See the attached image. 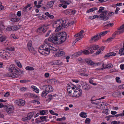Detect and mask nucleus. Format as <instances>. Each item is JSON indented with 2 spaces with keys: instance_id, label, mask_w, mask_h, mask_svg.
Listing matches in <instances>:
<instances>
[{
  "instance_id": "aec40b11",
  "label": "nucleus",
  "mask_w": 124,
  "mask_h": 124,
  "mask_svg": "<svg viewBox=\"0 0 124 124\" xmlns=\"http://www.w3.org/2000/svg\"><path fill=\"white\" fill-rule=\"evenodd\" d=\"M53 50L54 51H57L59 50V47L57 46H55V45L51 44L50 48V50Z\"/></svg>"
},
{
  "instance_id": "4be33fe9",
  "label": "nucleus",
  "mask_w": 124,
  "mask_h": 124,
  "mask_svg": "<svg viewBox=\"0 0 124 124\" xmlns=\"http://www.w3.org/2000/svg\"><path fill=\"white\" fill-rule=\"evenodd\" d=\"M105 96L103 97H101L98 99L94 100L93 99V97L92 98L91 100V101L92 104H95L97 105V102H94V101H95L97 100L104 99L105 98Z\"/></svg>"
},
{
  "instance_id": "37998d69",
  "label": "nucleus",
  "mask_w": 124,
  "mask_h": 124,
  "mask_svg": "<svg viewBox=\"0 0 124 124\" xmlns=\"http://www.w3.org/2000/svg\"><path fill=\"white\" fill-rule=\"evenodd\" d=\"M82 52V53L85 54H89L90 53V52H89L88 50H84Z\"/></svg>"
},
{
  "instance_id": "412c9836",
  "label": "nucleus",
  "mask_w": 124,
  "mask_h": 124,
  "mask_svg": "<svg viewBox=\"0 0 124 124\" xmlns=\"http://www.w3.org/2000/svg\"><path fill=\"white\" fill-rule=\"evenodd\" d=\"M85 61L86 63L91 66H93L95 64V63L90 59L87 58L85 59Z\"/></svg>"
},
{
  "instance_id": "de8ad7c7",
  "label": "nucleus",
  "mask_w": 124,
  "mask_h": 124,
  "mask_svg": "<svg viewBox=\"0 0 124 124\" xmlns=\"http://www.w3.org/2000/svg\"><path fill=\"white\" fill-rule=\"evenodd\" d=\"M91 121V119L89 118H87L86 119L85 121V123L87 124H90Z\"/></svg>"
},
{
  "instance_id": "ddd939ff",
  "label": "nucleus",
  "mask_w": 124,
  "mask_h": 124,
  "mask_svg": "<svg viewBox=\"0 0 124 124\" xmlns=\"http://www.w3.org/2000/svg\"><path fill=\"white\" fill-rule=\"evenodd\" d=\"M23 70H21L20 69L17 67H16L14 70V72H13V75H14L15 74L17 75L18 76L14 78H17L18 76L19 75H20L22 74L23 72Z\"/></svg>"
},
{
  "instance_id": "b1692460",
  "label": "nucleus",
  "mask_w": 124,
  "mask_h": 124,
  "mask_svg": "<svg viewBox=\"0 0 124 124\" xmlns=\"http://www.w3.org/2000/svg\"><path fill=\"white\" fill-rule=\"evenodd\" d=\"M65 54V53L63 51H60L56 53L55 55H56V56L60 57L62 56Z\"/></svg>"
},
{
  "instance_id": "5fc2aeb1",
  "label": "nucleus",
  "mask_w": 124,
  "mask_h": 124,
  "mask_svg": "<svg viewBox=\"0 0 124 124\" xmlns=\"http://www.w3.org/2000/svg\"><path fill=\"white\" fill-rule=\"evenodd\" d=\"M84 30H82L79 33V35L80 36H81L82 37V36H83V35H85L84 34H82L84 33Z\"/></svg>"
},
{
  "instance_id": "c85d7f7f",
  "label": "nucleus",
  "mask_w": 124,
  "mask_h": 124,
  "mask_svg": "<svg viewBox=\"0 0 124 124\" xmlns=\"http://www.w3.org/2000/svg\"><path fill=\"white\" fill-rule=\"evenodd\" d=\"M86 114V113L82 112L80 113L79 115L81 117L84 118H85L87 116Z\"/></svg>"
},
{
  "instance_id": "4c0bfd02",
  "label": "nucleus",
  "mask_w": 124,
  "mask_h": 124,
  "mask_svg": "<svg viewBox=\"0 0 124 124\" xmlns=\"http://www.w3.org/2000/svg\"><path fill=\"white\" fill-rule=\"evenodd\" d=\"M6 36H2L1 37H0V41L1 42H3L6 40Z\"/></svg>"
},
{
  "instance_id": "79ce46f5",
  "label": "nucleus",
  "mask_w": 124,
  "mask_h": 124,
  "mask_svg": "<svg viewBox=\"0 0 124 124\" xmlns=\"http://www.w3.org/2000/svg\"><path fill=\"white\" fill-rule=\"evenodd\" d=\"M48 93L47 92L46 90H45V91L42 92L41 95L42 97H45Z\"/></svg>"
},
{
  "instance_id": "f704fd0d",
  "label": "nucleus",
  "mask_w": 124,
  "mask_h": 124,
  "mask_svg": "<svg viewBox=\"0 0 124 124\" xmlns=\"http://www.w3.org/2000/svg\"><path fill=\"white\" fill-rule=\"evenodd\" d=\"M12 31H16L18 29L20 28L17 25H14L12 26Z\"/></svg>"
},
{
  "instance_id": "f03ea898",
  "label": "nucleus",
  "mask_w": 124,
  "mask_h": 124,
  "mask_svg": "<svg viewBox=\"0 0 124 124\" xmlns=\"http://www.w3.org/2000/svg\"><path fill=\"white\" fill-rule=\"evenodd\" d=\"M64 24L65 23L63 20L58 19L54 22L53 26L54 28H56L55 31L57 32L61 30L62 28L64 26L65 28L67 27V25H64Z\"/></svg>"
},
{
  "instance_id": "c9c22d12",
  "label": "nucleus",
  "mask_w": 124,
  "mask_h": 124,
  "mask_svg": "<svg viewBox=\"0 0 124 124\" xmlns=\"http://www.w3.org/2000/svg\"><path fill=\"white\" fill-rule=\"evenodd\" d=\"M45 15L47 16L48 17H49L51 19H53L54 18L53 16L49 14L48 12H46L45 13Z\"/></svg>"
},
{
  "instance_id": "f3484780",
  "label": "nucleus",
  "mask_w": 124,
  "mask_h": 124,
  "mask_svg": "<svg viewBox=\"0 0 124 124\" xmlns=\"http://www.w3.org/2000/svg\"><path fill=\"white\" fill-rule=\"evenodd\" d=\"M16 103L20 106H23L25 104V101L21 99L17 100L16 101Z\"/></svg>"
},
{
  "instance_id": "39448f33",
  "label": "nucleus",
  "mask_w": 124,
  "mask_h": 124,
  "mask_svg": "<svg viewBox=\"0 0 124 124\" xmlns=\"http://www.w3.org/2000/svg\"><path fill=\"white\" fill-rule=\"evenodd\" d=\"M82 93V90L76 87V89L74 90L73 92H72L70 94H69V95L70 96L77 98L80 96Z\"/></svg>"
},
{
  "instance_id": "6e6552de",
  "label": "nucleus",
  "mask_w": 124,
  "mask_h": 124,
  "mask_svg": "<svg viewBox=\"0 0 124 124\" xmlns=\"http://www.w3.org/2000/svg\"><path fill=\"white\" fill-rule=\"evenodd\" d=\"M0 56L5 59H8L11 56V55L9 53L3 50H0Z\"/></svg>"
},
{
  "instance_id": "8fccbe9b",
  "label": "nucleus",
  "mask_w": 124,
  "mask_h": 124,
  "mask_svg": "<svg viewBox=\"0 0 124 124\" xmlns=\"http://www.w3.org/2000/svg\"><path fill=\"white\" fill-rule=\"evenodd\" d=\"M70 10H66L64 11V12L65 14L67 15L70 14Z\"/></svg>"
},
{
  "instance_id": "338daca9",
  "label": "nucleus",
  "mask_w": 124,
  "mask_h": 124,
  "mask_svg": "<svg viewBox=\"0 0 124 124\" xmlns=\"http://www.w3.org/2000/svg\"><path fill=\"white\" fill-rule=\"evenodd\" d=\"M17 15L19 17L21 15V12L20 11H18L17 13Z\"/></svg>"
},
{
  "instance_id": "7c9ffc66",
  "label": "nucleus",
  "mask_w": 124,
  "mask_h": 124,
  "mask_svg": "<svg viewBox=\"0 0 124 124\" xmlns=\"http://www.w3.org/2000/svg\"><path fill=\"white\" fill-rule=\"evenodd\" d=\"M31 87L33 89V90L37 93H38L39 92V90L37 87L34 85H32Z\"/></svg>"
},
{
  "instance_id": "69168bd1",
  "label": "nucleus",
  "mask_w": 124,
  "mask_h": 124,
  "mask_svg": "<svg viewBox=\"0 0 124 124\" xmlns=\"http://www.w3.org/2000/svg\"><path fill=\"white\" fill-rule=\"evenodd\" d=\"M120 67L121 70H124V64H121L120 66Z\"/></svg>"
},
{
  "instance_id": "a211bd4d",
  "label": "nucleus",
  "mask_w": 124,
  "mask_h": 124,
  "mask_svg": "<svg viewBox=\"0 0 124 124\" xmlns=\"http://www.w3.org/2000/svg\"><path fill=\"white\" fill-rule=\"evenodd\" d=\"M47 93L52 92L53 90V87L50 85H48L44 86Z\"/></svg>"
},
{
  "instance_id": "4468645a",
  "label": "nucleus",
  "mask_w": 124,
  "mask_h": 124,
  "mask_svg": "<svg viewBox=\"0 0 124 124\" xmlns=\"http://www.w3.org/2000/svg\"><path fill=\"white\" fill-rule=\"evenodd\" d=\"M82 88L83 89L86 90H89L91 88L90 86L85 82H82L81 83Z\"/></svg>"
},
{
  "instance_id": "0eeeda50",
  "label": "nucleus",
  "mask_w": 124,
  "mask_h": 124,
  "mask_svg": "<svg viewBox=\"0 0 124 124\" xmlns=\"http://www.w3.org/2000/svg\"><path fill=\"white\" fill-rule=\"evenodd\" d=\"M76 86L73 85L71 83H69L67 85V88L69 94H70L72 92H73Z\"/></svg>"
},
{
  "instance_id": "4d7b16f0",
  "label": "nucleus",
  "mask_w": 124,
  "mask_h": 124,
  "mask_svg": "<svg viewBox=\"0 0 124 124\" xmlns=\"http://www.w3.org/2000/svg\"><path fill=\"white\" fill-rule=\"evenodd\" d=\"M116 32L115 31L112 35V37H111L113 40L116 37Z\"/></svg>"
},
{
  "instance_id": "f257e3e1",
  "label": "nucleus",
  "mask_w": 124,
  "mask_h": 124,
  "mask_svg": "<svg viewBox=\"0 0 124 124\" xmlns=\"http://www.w3.org/2000/svg\"><path fill=\"white\" fill-rule=\"evenodd\" d=\"M67 36L66 33L65 32L56 33L50 36L48 38V40L55 44H62L66 40Z\"/></svg>"
},
{
  "instance_id": "423d86ee",
  "label": "nucleus",
  "mask_w": 124,
  "mask_h": 124,
  "mask_svg": "<svg viewBox=\"0 0 124 124\" xmlns=\"http://www.w3.org/2000/svg\"><path fill=\"white\" fill-rule=\"evenodd\" d=\"M16 68L14 65H10L9 69V72L8 73V76L9 77L12 78H15L16 77L18 76L17 75L15 74L14 75H13V72Z\"/></svg>"
},
{
  "instance_id": "680f3d73",
  "label": "nucleus",
  "mask_w": 124,
  "mask_h": 124,
  "mask_svg": "<svg viewBox=\"0 0 124 124\" xmlns=\"http://www.w3.org/2000/svg\"><path fill=\"white\" fill-rule=\"evenodd\" d=\"M76 23V22L75 21H71V22H70V23H69V24H68V26L67 25V27H68V26H70V25L73 24H74L75 23Z\"/></svg>"
},
{
  "instance_id": "5701e85b",
  "label": "nucleus",
  "mask_w": 124,
  "mask_h": 124,
  "mask_svg": "<svg viewBox=\"0 0 124 124\" xmlns=\"http://www.w3.org/2000/svg\"><path fill=\"white\" fill-rule=\"evenodd\" d=\"M109 31H107L102 32H101L100 33H98V36L100 37V39L101 38V37H103L106 35L108 32H109Z\"/></svg>"
},
{
  "instance_id": "6e6d98bb",
  "label": "nucleus",
  "mask_w": 124,
  "mask_h": 124,
  "mask_svg": "<svg viewBox=\"0 0 124 124\" xmlns=\"http://www.w3.org/2000/svg\"><path fill=\"white\" fill-rule=\"evenodd\" d=\"M0 32H1L2 29V27H3L4 25L3 23L2 22H0Z\"/></svg>"
},
{
  "instance_id": "864d4df0",
  "label": "nucleus",
  "mask_w": 124,
  "mask_h": 124,
  "mask_svg": "<svg viewBox=\"0 0 124 124\" xmlns=\"http://www.w3.org/2000/svg\"><path fill=\"white\" fill-rule=\"evenodd\" d=\"M113 39H112L111 37H110L107 40H106L105 42H106L109 43L111 42L113 40Z\"/></svg>"
},
{
  "instance_id": "09e8293b",
  "label": "nucleus",
  "mask_w": 124,
  "mask_h": 124,
  "mask_svg": "<svg viewBox=\"0 0 124 124\" xmlns=\"http://www.w3.org/2000/svg\"><path fill=\"white\" fill-rule=\"evenodd\" d=\"M104 9V8L101 7H100L99 10L97 12H99V13H102V11Z\"/></svg>"
},
{
  "instance_id": "603ef678",
  "label": "nucleus",
  "mask_w": 124,
  "mask_h": 124,
  "mask_svg": "<svg viewBox=\"0 0 124 124\" xmlns=\"http://www.w3.org/2000/svg\"><path fill=\"white\" fill-rule=\"evenodd\" d=\"M65 117H63L61 118H58L56 120L57 121H60L62 120H65Z\"/></svg>"
},
{
  "instance_id": "20e7f679",
  "label": "nucleus",
  "mask_w": 124,
  "mask_h": 124,
  "mask_svg": "<svg viewBox=\"0 0 124 124\" xmlns=\"http://www.w3.org/2000/svg\"><path fill=\"white\" fill-rule=\"evenodd\" d=\"M108 11L106 10L104 11L99 15H94L93 16V18L94 19L96 18H100L101 20L103 21L107 20L109 19V18L106 15L108 13Z\"/></svg>"
},
{
  "instance_id": "0e129e2a",
  "label": "nucleus",
  "mask_w": 124,
  "mask_h": 124,
  "mask_svg": "<svg viewBox=\"0 0 124 124\" xmlns=\"http://www.w3.org/2000/svg\"><path fill=\"white\" fill-rule=\"evenodd\" d=\"M28 80H27L24 79L23 80H21L20 81V82L22 83H25L27 82Z\"/></svg>"
},
{
  "instance_id": "7ed1b4c3",
  "label": "nucleus",
  "mask_w": 124,
  "mask_h": 124,
  "mask_svg": "<svg viewBox=\"0 0 124 124\" xmlns=\"http://www.w3.org/2000/svg\"><path fill=\"white\" fill-rule=\"evenodd\" d=\"M51 44H44L40 47L38 50L39 52L43 55H46L50 53V48Z\"/></svg>"
},
{
  "instance_id": "473e14b6",
  "label": "nucleus",
  "mask_w": 124,
  "mask_h": 124,
  "mask_svg": "<svg viewBox=\"0 0 124 124\" xmlns=\"http://www.w3.org/2000/svg\"><path fill=\"white\" fill-rule=\"evenodd\" d=\"M117 29L118 31H117V35L120 34L124 32V30L123 29H120V27L117 28Z\"/></svg>"
},
{
  "instance_id": "c03bdc74",
  "label": "nucleus",
  "mask_w": 124,
  "mask_h": 124,
  "mask_svg": "<svg viewBox=\"0 0 124 124\" xmlns=\"http://www.w3.org/2000/svg\"><path fill=\"white\" fill-rule=\"evenodd\" d=\"M20 20L19 18H12L11 19V20L13 22H17L18 21Z\"/></svg>"
},
{
  "instance_id": "a878e982",
  "label": "nucleus",
  "mask_w": 124,
  "mask_h": 124,
  "mask_svg": "<svg viewBox=\"0 0 124 124\" xmlns=\"http://www.w3.org/2000/svg\"><path fill=\"white\" fill-rule=\"evenodd\" d=\"M59 1L61 2L64 4H66L68 5L70 4V1L69 0H59Z\"/></svg>"
},
{
  "instance_id": "9d476101",
  "label": "nucleus",
  "mask_w": 124,
  "mask_h": 124,
  "mask_svg": "<svg viewBox=\"0 0 124 124\" xmlns=\"http://www.w3.org/2000/svg\"><path fill=\"white\" fill-rule=\"evenodd\" d=\"M6 110L7 112L9 115H10L13 113L14 108L13 106L10 105L6 106Z\"/></svg>"
},
{
  "instance_id": "e433bc0d",
  "label": "nucleus",
  "mask_w": 124,
  "mask_h": 124,
  "mask_svg": "<svg viewBox=\"0 0 124 124\" xmlns=\"http://www.w3.org/2000/svg\"><path fill=\"white\" fill-rule=\"evenodd\" d=\"M51 94H50L48 95V99L46 100V101L49 102L53 99V97L54 96Z\"/></svg>"
},
{
  "instance_id": "58836bf2",
  "label": "nucleus",
  "mask_w": 124,
  "mask_h": 124,
  "mask_svg": "<svg viewBox=\"0 0 124 124\" xmlns=\"http://www.w3.org/2000/svg\"><path fill=\"white\" fill-rule=\"evenodd\" d=\"M26 70H34V68L33 67L28 66L25 68Z\"/></svg>"
},
{
  "instance_id": "dca6fc26",
  "label": "nucleus",
  "mask_w": 124,
  "mask_h": 124,
  "mask_svg": "<svg viewBox=\"0 0 124 124\" xmlns=\"http://www.w3.org/2000/svg\"><path fill=\"white\" fill-rule=\"evenodd\" d=\"M24 96L26 97L32 98L34 97L36 99H38V96L35 94L31 93H27L24 94Z\"/></svg>"
},
{
  "instance_id": "3c124183",
  "label": "nucleus",
  "mask_w": 124,
  "mask_h": 124,
  "mask_svg": "<svg viewBox=\"0 0 124 124\" xmlns=\"http://www.w3.org/2000/svg\"><path fill=\"white\" fill-rule=\"evenodd\" d=\"M31 4H28V3L27 5L24 8L26 10H27V11H28V9L27 8L31 6Z\"/></svg>"
},
{
  "instance_id": "052dcab7",
  "label": "nucleus",
  "mask_w": 124,
  "mask_h": 124,
  "mask_svg": "<svg viewBox=\"0 0 124 124\" xmlns=\"http://www.w3.org/2000/svg\"><path fill=\"white\" fill-rule=\"evenodd\" d=\"M12 26L7 27L6 28V30L7 31H12Z\"/></svg>"
},
{
  "instance_id": "774afa93",
  "label": "nucleus",
  "mask_w": 124,
  "mask_h": 124,
  "mask_svg": "<svg viewBox=\"0 0 124 124\" xmlns=\"http://www.w3.org/2000/svg\"><path fill=\"white\" fill-rule=\"evenodd\" d=\"M118 87L120 89H124V85H119Z\"/></svg>"
},
{
  "instance_id": "f8f14e48",
  "label": "nucleus",
  "mask_w": 124,
  "mask_h": 124,
  "mask_svg": "<svg viewBox=\"0 0 124 124\" xmlns=\"http://www.w3.org/2000/svg\"><path fill=\"white\" fill-rule=\"evenodd\" d=\"M27 48L29 51L31 53H34V49L32 45V42L30 40L27 44Z\"/></svg>"
},
{
  "instance_id": "9b49d317",
  "label": "nucleus",
  "mask_w": 124,
  "mask_h": 124,
  "mask_svg": "<svg viewBox=\"0 0 124 124\" xmlns=\"http://www.w3.org/2000/svg\"><path fill=\"white\" fill-rule=\"evenodd\" d=\"M99 48V46L95 44H93L91 45L89 47H88V49L89 50L90 53L92 54L94 53V51L92 50H97Z\"/></svg>"
},
{
  "instance_id": "ea45409f",
  "label": "nucleus",
  "mask_w": 124,
  "mask_h": 124,
  "mask_svg": "<svg viewBox=\"0 0 124 124\" xmlns=\"http://www.w3.org/2000/svg\"><path fill=\"white\" fill-rule=\"evenodd\" d=\"M97 105H99L100 107L101 108V107L102 106V107H103V106H105L106 105L105 103L103 102H99L97 103Z\"/></svg>"
},
{
  "instance_id": "13d9d810",
  "label": "nucleus",
  "mask_w": 124,
  "mask_h": 124,
  "mask_svg": "<svg viewBox=\"0 0 124 124\" xmlns=\"http://www.w3.org/2000/svg\"><path fill=\"white\" fill-rule=\"evenodd\" d=\"M45 110H42L40 111V114L41 115H44L45 114Z\"/></svg>"
},
{
  "instance_id": "6ab92c4d",
  "label": "nucleus",
  "mask_w": 124,
  "mask_h": 124,
  "mask_svg": "<svg viewBox=\"0 0 124 124\" xmlns=\"http://www.w3.org/2000/svg\"><path fill=\"white\" fill-rule=\"evenodd\" d=\"M113 66L111 63L108 64L107 65L104 62L102 63V67L104 69H110Z\"/></svg>"
},
{
  "instance_id": "2eb2a0df",
  "label": "nucleus",
  "mask_w": 124,
  "mask_h": 124,
  "mask_svg": "<svg viewBox=\"0 0 124 124\" xmlns=\"http://www.w3.org/2000/svg\"><path fill=\"white\" fill-rule=\"evenodd\" d=\"M100 39V37L98 36V34H97L92 37L91 39L89 41L90 42L92 43L94 42L97 41Z\"/></svg>"
},
{
  "instance_id": "bb28decb",
  "label": "nucleus",
  "mask_w": 124,
  "mask_h": 124,
  "mask_svg": "<svg viewBox=\"0 0 124 124\" xmlns=\"http://www.w3.org/2000/svg\"><path fill=\"white\" fill-rule=\"evenodd\" d=\"M62 63L61 62L60 60H57L53 61L52 62L53 65H57L61 64Z\"/></svg>"
},
{
  "instance_id": "393cba45",
  "label": "nucleus",
  "mask_w": 124,
  "mask_h": 124,
  "mask_svg": "<svg viewBox=\"0 0 124 124\" xmlns=\"http://www.w3.org/2000/svg\"><path fill=\"white\" fill-rule=\"evenodd\" d=\"M54 2V1H51L48 3L46 5L47 7L48 8H50L53 7Z\"/></svg>"
},
{
  "instance_id": "2f4dec72",
  "label": "nucleus",
  "mask_w": 124,
  "mask_h": 124,
  "mask_svg": "<svg viewBox=\"0 0 124 124\" xmlns=\"http://www.w3.org/2000/svg\"><path fill=\"white\" fill-rule=\"evenodd\" d=\"M97 9H98L97 8H93L87 10L86 11V12L87 13H89L91 12H92L94 10H96Z\"/></svg>"
},
{
  "instance_id": "bf43d9fd",
  "label": "nucleus",
  "mask_w": 124,
  "mask_h": 124,
  "mask_svg": "<svg viewBox=\"0 0 124 124\" xmlns=\"http://www.w3.org/2000/svg\"><path fill=\"white\" fill-rule=\"evenodd\" d=\"M121 82V81L120 80V78L118 77H117V83H120Z\"/></svg>"
},
{
  "instance_id": "1a4fd4ad",
  "label": "nucleus",
  "mask_w": 124,
  "mask_h": 124,
  "mask_svg": "<svg viewBox=\"0 0 124 124\" xmlns=\"http://www.w3.org/2000/svg\"><path fill=\"white\" fill-rule=\"evenodd\" d=\"M48 26V25L44 24L42 26L38 29L37 32L38 33H44L47 30Z\"/></svg>"
},
{
  "instance_id": "e2e57ef3",
  "label": "nucleus",
  "mask_w": 124,
  "mask_h": 124,
  "mask_svg": "<svg viewBox=\"0 0 124 124\" xmlns=\"http://www.w3.org/2000/svg\"><path fill=\"white\" fill-rule=\"evenodd\" d=\"M108 109H107L103 111H102V113H104L106 115L108 114Z\"/></svg>"
},
{
  "instance_id": "c756f323",
  "label": "nucleus",
  "mask_w": 124,
  "mask_h": 124,
  "mask_svg": "<svg viewBox=\"0 0 124 124\" xmlns=\"http://www.w3.org/2000/svg\"><path fill=\"white\" fill-rule=\"evenodd\" d=\"M82 52L80 51L78 52H77L73 54V56L75 57H78L79 55H81L82 53Z\"/></svg>"
},
{
  "instance_id": "72a5a7b5",
  "label": "nucleus",
  "mask_w": 124,
  "mask_h": 124,
  "mask_svg": "<svg viewBox=\"0 0 124 124\" xmlns=\"http://www.w3.org/2000/svg\"><path fill=\"white\" fill-rule=\"evenodd\" d=\"M34 115L33 112H31L29 113L27 115V117L29 120L31 119Z\"/></svg>"
},
{
  "instance_id": "49530a36",
  "label": "nucleus",
  "mask_w": 124,
  "mask_h": 124,
  "mask_svg": "<svg viewBox=\"0 0 124 124\" xmlns=\"http://www.w3.org/2000/svg\"><path fill=\"white\" fill-rule=\"evenodd\" d=\"M93 81L92 79L91 78H90L89 79V82L94 85H97L96 83H93Z\"/></svg>"
},
{
  "instance_id": "a18cd8bd",
  "label": "nucleus",
  "mask_w": 124,
  "mask_h": 124,
  "mask_svg": "<svg viewBox=\"0 0 124 124\" xmlns=\"http://www.w3.org/2000/svg\"><path fill=\"white\" fill-rule=\"evenodd\" d=\"M16 62L17 65L19 68H21L22 67V65L19 62L17 61Z\"/></svg>"
},
{
  "instance_id": "a19ab883",
  "label": "nucleus",
  "mask_w": 124,
  "mask_h": 124,
  "mask_svg": "<svg viewBox=\"0 0 124 124\" xmlns=\"http://www.w3.org/2000/svg\"><path fill=\"white\" fill-rule=\"evenodd\" d=\"M46 117H48L47 116H41L40 117V118L41 120L42 121H46Z\"/></svg>"
},
{
  "instance_id": "cd10ccee",
  "label": "nucleus",
  "mask_w": 124,
  "mask_h": 124,
  "mask_svg": "<svg viewBox=\"0 0 124 124\" xmlns=\"http://www.w3.org/2000/svg\"><path fill=\"white\" fill-rule=\"evenodd\" d=\"M114 25L113 23H111L105 25L104 27V28L105 29H108L109 27H110Z\"/></svg>"
}]
</instances>
